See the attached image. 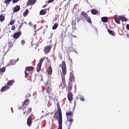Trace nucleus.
Instances as JSON below:
<instances>
[{
  "mask_svg": "<svg viewBox=\"0 0 129 129\" xmlns=\"http://www.w3.org/2000/svg\"><path fill=\"white\" fill-rule=\"evenodd\" d=\"M58 113L55 112L54 117L56 120L58 119V129H62V111L60 106H57Z\"/></svg>",
  "mask_w": 129,
  "mask_h": 129,
  "instance_id": "nucleus-1",
  "label": "nucleus"
},
{
  "mask_svg": "<svg viewBox=\"0 0 129 129\" xmlns=\"http://www.w3.org/2000/svg\"><path fill=\"white\" fill-rule=\"evenodd\" d=\"M60 66L62 69V75H61V80L63 85H66V80H65V76L67 73V68L66 67V63L64 61H62Z\"/></svg>",
  "mask_w": 129,
  "mask_h": 129,
  "instance_id": "nucleus-2",
  "label": "nucleus"
},
{
  "mask_svg": "<svg viewBox=\"0 0 129 129\" xmlns=\"http://www.w3.org/2000/svg\"><path fill=\"white\" fill-rule=\"evenodd\" d=\"M85 19L86 21L88 22V23H89L90 24H92V22L91 21V19H90V17L88 16V14L87 13H85L84 11H83L81 13L80 16L78 17L77 21L80 22L81 20L83 19Z\"/></svg>",
  "mask_w": 129,
  "mask_h": 129,
  "instance_id": "nucleus-3",
  "label": "nucleus"
},
{
  "mask_svg": "<svg viewBox=\"0 0 129 129\" xmlns=\"http://www.w3.org/2000/svg\"><path fill=\"white\" fill-rule=\"evenodd\" d=\"M51 49H52V46H51V44L49 45H47L44 47L43 49V51L45 53V54H49L50 53V51H51Z\"/></svg>",
  "mask_w": 129,
  "mask_h": 129,
  "instance_id": "nucleus-4",
  "label": "nucleus"
},
{
  "mask_svg": "<svg viewBox=\"0 0 129 129\" xmlns=\"http://www.w3.org/2000/svg\"><path fill=\"white\" fill-rule=\"evenodd\" d=\"M43 61H44V59L41 58L40 59L39 63H37L36 70L37 72H40V70H41V68L42 67V63H43Z\"/></svg>",
  "mask_w": 129,
  "mask_h": 129,
  "instance_id": "nucleus-5",
  "label": "nucleus"
},
{
  "mask_svg": "<svg viewBox=\"0 0 129 129\" xmlns=\"http://www.w3.org/2000/svg\"><path fill=\"white\" fill-rule=\"evenodd\" d=\"M50 84H49V83H48V82H46V83L44 85V88L46 89V92H47V93H48V94H49V93H50V91H52V88H50Z\"/></svg>",
  "mask_w": 129,
  "mask_h": 129,
  "instance_id": "nucleus-6",
  "label": "nucleus"
},
{
  "mask_svg": "<svg viewBox=\"0 0 129 129\" xmlns=\"http://www.w3.org/2000/svg\"><path fill=\"white\" fill-rule=\"evenodd\" d=\"M29 100H30L29 99L25 100L23 103L22 104V108H24H24H26V107H27L28 105L29 104Z\"/></svg>",
  "mask_w": 129,
  "mask_h": 129,
  "instance_id": "nucleus-7",
  "label": "nucleus"
},
{
  "mask_svg": "<svg viewBox=\"0 0 129 129\" xmlns=\"http://www.w3.org/2000/svg\"><path fill=\"white\" fill-rule=\"evenodd\" d=\"M21 35H22V31H19L18 32L15 33L13 34V38L14 39H18Z\"/></svg>",
  "mask_w": 129,
  "mask_h": 129,
  "instance_id": "nucleus-8",
  "label": "nucleus"
},
{
  "mask_svg": "<svg viewBox=\"0 0 129 129\" xmlns=\"http://www.w3.org/2000/svg\"><path fill=\"white\" fill-rule=\"evenodd\" d=\"M46 72L48 75H52V73H53V69H52V67H51V66L48 67Z\"/></svg>",
  "mask_w": 129,
  "mask_h": 129,
  "instance_id": "nucleus-9",
  "label": "nucleus"
},
{
  "mask_svg": "<svg viewBox=\"0 0 129 129\" xmlns=\"http://www.w3.org/2000/svg\"><path fill=\"white\" fill-rule=\"evenodd\" d=\"M68 98L69 99V101H71V102L73 100V94L71 92H69L68 94Z\"/></svg>",
  "mask_w": 129,
  "mask_h": 129,
  "instance_id": "nucleus-10",
  "label": "nucleus"
},
{
  "mask_svg": "<svg viewBox=\"0 0 129 129\" xmlns=\"http://www.w3.org/2000/svg\"><path fill=\"white\" fill-rule=\"evenodd\" d=\"M8 89H10V87H9L8 85L5 86L1 88V92H4L5 91H7V90Z\"/></svg>",
  "mask_w": 129,
  "mask_h": 129,
  "instance_id": "nucleus-11",
  "label": "nucleus"
},
{
  "mask_svg": "<svg viewBox=\"0 0 129 129\" xmlns=\"http://www.w3.org/2000/svg\"><path fill=\"white\" fill-rule=\"evenodd\" d=\"M27 124L28 125V126H30L32 124V117L29 116L27 121Z\"/></svg>",
  "mask_w": 129,
  "mask_h": 129,
  "instance_id": "nucleus-12",
  "label": "nucleus"
},
{
  "mask_svg": "<svg viewBox=\"0 0 129 129\" xmlns=\"http://www.w3.org/2000/svg\"><path fill=\"white\" fill-rule=\"evenodd\" d=\"M114 19L115 23H116L117 24H120V21H119V17L118 16L117 17V16L114 15Z\"/></svg>",
  "mask_w": 129,
  "mask_h": 129,
  "instance_id": "nucleus-13",
  "label": "nucleus"
},
{
  "mask_svg": "<svg viewBox=\"0 0 129 129\" xmlns=\"http://www.w3.org/2000/svg\"><path fill=\"white\" fill-rule=\"evenodd\" d=\"M14 83H15V80H14L8 81L7 85L10 87V86H12L14 85Z\"/></svg>",
  "mask_w": 129,
  "mask_h": 129,
  "instance_id": "nucleus-14",
  "label": "nucleus"
},
{
  "mask_svg": "<svg viewBox=\"0 0 129 129\" xmlns=\"http://www.w3.org/2000/svg\"><path fill=\"white\" fill-rule=\"evenodd\" d=\"M20 10H21L20 6L17 5L16 7L14 8L13 12L14 13H17V12H19Z\"/></svg>",
  "mask_w": 129,
  "mask_h": 129,
  "instance_id": "nucleus-15",
  "label": "nucleus"
},
{
  "mask_svg": "<svg viewBox=\"0 0 129 129\" xmlns=\"http://www.w3.org/2000/svg\"><path fill=\"white\" fill-rule=\"evenodd\" d=\"M66 116L67 117L70 116V117H73V113L71 111H68L66 112Z\"/></svg>",
  "mask_w": 129,
  "mask_h": 129,
  "instance_id": "nucleus-16",
  "label": "nucleus"
},
{
  "mask_svg": "<svg viewBox=\"0 0 129 129\" xmlns=\"http://www.w3.org/2000/svg\"><path fill=\"white\" fill-rule=\"evenodd\" d=\"M35 3H36V0H29L27 3V6H31L32 5H34Z\"/></svg>",
  "mask_w": 129,
  "mask_h": 129,
  "instance_id": "nucleus-17",
  "label": "nucleus"
},
{
  "mask_svg": "<svg viewBox=\"0 0 129 129\" xmlns=\"http://www.w3.org/2000/svg\"><path fill=\"white\" fill-rule=\"evenodd\" d=\"M47 13V9H43L40 11V15L41 16H43L44 15H46V13Z\"/></svg>",
  "mask_w": 129,
  "mask_h": 129,
  "instance_id": "nucleus-18",
  "label": "nucleus"
},
{
  "mask_svg": "<svg viewBox=\"0 0 129 129\" xmlns=\"http://www.w3.org/2000/svg\"><path fill=\"white\" fill-rule=\"evenodd\" d=\"M101 21L103 23H107V22H108V18L106 17H102Z\"/></svg>",
  "mask_w": 129,
  "mask_h": 129,
  "instance_id": "nucleus-19",
  "label": "nucleus"
},
{
  "mask_svg": "<svg viewBox=\"0 0 129 129\" xmlns=\"http://www.w3.org/2000/svg\"><path fill=\"white\" fill-rule=\"evenodd\" d=\"M34 70V67H27L25 68L26 71H33Z\"/></svg>",
  "mask_w": 129,
  "mask_h": 129,
  "instance_id": "nucleus-20",
  "label": "nucleus"
},
{
  "mask_svg": "<svg viewBox=\"0 0 129 129\" xmlns=\"http://www.w3.org/2000/svg\"><path fill=\"white\" fill-rule=\"evenodd\" d=\"M108 32L109 34L111 35V36H113V37H115V32L112 31V30L108 29Z\"/></svg>",
  "mask_w": 129,
  "mask_h": 129,
  "instance_id": "nucleus-21",
  "label": "nucleus"
},
{
  "mask_svg": "<svg viewBox=\"0 0 129 129\" xmlns=\"http://www.w3.org/2000/svg\"><path fill=\"white\" fill-rule=\"evenodd\" d=\"M69 81H70V82H73L75 81L74 76H73V75H70Z\"/></svg>",
  "mask_w": 129,
  "mask_h": 129,
  "instance_id": "nucleus-22",
  "label": "nucleus"
},
{
  "mask_svg": "<svg viewBox=\"0 0 129 129\" xmlns=\"http://www.w3.org/2000/svg\"><path fill=\"white\" fill-rule=\"evenodd\" d=\"M120 21L122 22H126V19L123 16H118Z\"/></svg>",
  "mask_w": 129,
  "mask_h": 129,
  "instance_id": "nucleus-23",
  "label": "nucleus"
},
{
  "mask_svg": "<svg viewBox=\"0 0 129 129\" xmlns=\"http://www.w3.org/2000/svg\"><path fill=\"white\" fill-rule=\"evenodd\" d=\"M29 13H30V12H29V10L26 9L25 11L23 13V17H27V16L29 15Z\"/></svg>",
  "mask_w": 129,
  "mask_h": 129,
  "instance_id": "nucleus-24",
  "label": "nucleus"
},
{
  "mask_svg": "<svg viewBox=\"0 0 129 129\" xmlns=\"http://www.w3.org/2000/svg\"><path fill=\"white\" fill-rule=\"evenodd\" d=\"M14 46V43H13V41H9L8 42V47L10 49V48H12Z\"/></svg>",
  "mask_w": 129,
  "mask_h": 129,
  "instance_id": "nucleus-25",
  "label": "nucleus"
},
{
  "mask_svg": "<svg viewBox=\"0 0 129 129\" xmlns=\"http://www.w3.org/2000/svg\"><path fill=\"white\" fill-rule=\"evenodd\" d=\"M12 1L13 2V0H5V1H4V3L6 5V6H9Z\"/></svg>",
  "mask_w": 129,
  "mask_h": 129,
  "instance_id": "nucleus-26",
  "label": "nucleus"
},
{
  "mask_svg": "<svg viewBox=\"0 0 129 129\" xmlns=\"http://www.w3.org/2000/svg\"><path fill=\"white\" fill-rule=\"evenodd\" d=\"M32 109L31 107L29 108L28 109V111H26L27 115H29V114H30V113H31V112H32Z\"/></svg>",
  "mask_w": 129,
  "mask_h": 129,
  "instance_id": "nucleus-27",
  "label": "nucleus"
},
{
  "mask_svg": "<svg viewBox=\"0 0 129 129\" xmlns=\"http://www.w3.org/2000/svg\"><path fill=\"white\" fill-rule=\"evenodd\" d=\"M73 117H71V119H70L69 120V121L70 122V124H69V126L70 127L71 126V124H72V122H73V121H74V120L73 119Z\"/></svg>",
  "mask_w": 129,
  "mask_h": 129,
  "instance_id": "nucleus-28",
  "label": "nucleus"
},
{
  "mask_svg": "<svg viewBox=\"0 0 129 129\" xmlns=\"http://www.w3.org/2000/svg\"><path fill=\"white\" fill-rule=\"evenodd\" d=\"M68 93L71 92V90H72V85H69L68 88Z\"/></svg>",
  "mask_w": 129,
  "mask_h": 129,
  "instance_id": "nucleus-29",
  "label": "nucleus"
},
{
  "mask_svg": "<svg viewBox=\"0 0 129 129\" xmlns=\"http://www.w3.org/2000/svg\"><path fill=\"white\" fill-rule=\"evenodd\" d=\"M92 15H96L97 14V11L95 9H92L91 11Z\"/></svg>",
  "mask_w": 129,
  "mask_h": 129,
  "instance_id": "nucleus-30",
  "label": "nucleus"
},
{
  "mask_svg": "<svg viewBox=\"0 0 129 129\" xmlns=\"http://www.w3.org/2000/svg\"><path fill=\"white\" fill-rule=\"evenodd\" d=\"M0 21L1 22H4V21H5V16L3 15H0Z\"/></svg>",
  "mask_w": 129,
  "mask_h": 129,
  "instance_id": "nucleus-31",
  "label": "nucleus"
},
{
  "mask_svg": "<svg viewBox=\"0 0 129 129\" xmlns=\"http://www.w3.org/2000/svg\"><path fill=\"white\" fill-rule=\"evenodd\" d=\"M57 28H58V24L57 23H55L52 27V30H56Z\"/></svg>",
  "mask_w": 129,
  "mask_h": 129,
  "instance_id": "nucleus-32",
  "label": "nucleus"
},
{
  "mask_svg": "<svg viewBox=\"0 0 129 129\" xmlns=\"http://www.w3.org/2000/svg\"><path fill=\"white\" fill-rule=\"evenodd\" d=\"M24 73H25V78H28V77H29V73H27V71H24Z\"/></svg>",
  "mask_w": 129,
  "mask_h": 129,
  "instance_id": "nucleus-33",
  "label": "nucleus"
},
{
  "mask_svg": "<svg viewBox=\"0 0 129 129\" xmlns=\"http://www.w3.org/2000/svg\"><path fill=\"white\" fill-rule=\"evenodd\" d=\"M5 71H6V68L5 67H3L2 69H1L0 72H2L3 73H4V72H5Z\"/></svg>",
  "mask_w": 129,
  "mask_h": 129,
  "instance_id": "nucleus-34",
  "label": "nucleus"
},
{
  "mask_svg": "<svg viewBox=\"0 0 129 129\" xmlns=\"http://www.w3.org/2000/svg\"><path fill=\"white\" fill-rule=\"evenodd\" d=\"M15 20H11V21H10V24L11 25H14V24H15Z\"/></svg>",
  "mask_w": 129,
  "mask_h": 129,
  "instance_id": "nucleus-35",
  "label": "nucleus"
},
{
  "mask_svg": "<svg viewBox=\"0 0 129 129\" xmlns=\"http://www.w3.org/2000/svg\"><path fill=\"white\" fill-rule=\"evenodd\" d=\"M20 0H13L12 3L13 4H17Z\"/></svg>",
  "mask_w": 129,
  "mask_h": 129,
  "instance_id": "nucleus-36",
  "label": "nucleus"
},
{
  "mask_svg": "<svg viewBox=\"0 0 129 129\" xmlns=\"http://www.w3.org/2000/svg\"><path fill=\"white\" fill-rule=\"evenodd\" d=\"M21 44H22V45H25V44H26V41H25V40H22L21 41Z\"/></svg>",
  "mask_w": 129,
  "mask_h": 129,
  "instance_id": "nucleus-37",
  "label": "nucleus"
},
{
  "mask_svg": "<svg viewBox=\"0 0 129 129\" xmlns=\"http://www.w3.org/2000/svg\"><path fill=\"white\" fill-rule=\"evenodd\" d=\"M80 99H81V101H84L85 100L84 97L81 96Z\"/></svg>",
  "mask_w": 129,
  "mask_h": 129,
  "instance_id": "nucleus-38",
  "label": "nucleus"
},
{
  "mask_svg": "<svg viewBox=\"0 0 129 129\" xmlns=\"http://www.w3.org/2000/svg\"><path fill=\"white\" fill-rule=\"evenodd\" d=\"M12 31L16 30V26L13 25L12 27Z\"/></svg>",
  "mask_w": 129,
  "mask_h": 129,
  "instance_id": "nucleus-39",
  "label": "nucleus"
},
{
  "mask_svg": "<svg viewBox=\"0 0 129 129\" xmlns=\"http://www.w3.org/2000/svg\"><path fill=\"white\" fill-rule=\"evenodd\" d=\"M52 2H54V0H48L47 1V4H51V3H52Z\"/></svg>",
  "mask_w": 129,
  "mask_h": 129,
  "instance_id": "nucleus-40",
  "label": "nucleus"
},
{
  "mask_svg": "<svg viewBox=\"0 0 129 129\" xmlns=\"http://www.w3.org/2000/svg\"><path fill=\"white\" fill-rule=\"evenodd\" d=\"M70 36L72 37V38H76V35H74L73 34H71L70 35Z\"/></svg>",
  "mask_w": 129,
  "mask_h": 129,
  "instance_id": "nucleus-41",
  "label": "nucleus"
},
{
  "mask_svg": "<svg viewBox=\"0 0 129 129\" xmlns=\"http://www.w3.org/2000/svg\"><path fill=\"white\" fill-rule=\"evenodd\" d=\"M126 28L127 30H128V31H129V24L126 25Z\"/></svg>",
  "mask_w": 129,
  "mask_h": 129,
  "instance_id": "nucleus-42",
  "label": "nucleus"
},
{
  "mask_svg": "<svg viewBox=\"0 0 129 129\" xmlns=\"http://www.w3.org/2000/svg\"><path fill=\"white\" fill-rule=\"evenodd\" d=\"M77 102V100H76V101H75V102H74V107H75V106H76V103Z\"/></svg>",
  "mask_w": 129,
  "mask_h": 129,
  "instance_id": "nucleus-43",
  "label": "nucleus"
},
{
  "mask_svg": "<svg viewBox=\"0 0 129 129\" xmlns=\"http://www.w3.org/2000/svg\"><path fill=\"white\" fill-rule=\"evenodd\" d=\"M29 26H33V24L32 23V22H29Z\"/></svg>",
  "mask_w": 129,
  "mask_h": 129,
  "instance_id": "nucleus-44",
  "label": "nucleus"
},
{
  "mask_svg": "<svg viewBox=\"0 0 129 129\" xmlns=\"http://www.w3.org/2000/svg\"><path fill=\"white\" fill-rule=\"evenodd\" d=\"M23 114H25L26 113V110H25L24 109H23Z\"/></svg>",
  "mask_w": 129,
  "mask_h": 129,
  "instance_id": "nucleus-45",
  "label": "nucleus"
},
{
  "mask_svg": "<svg viewBox=\"0 0 129 129\" xmlns=\"http://www.w3.org/2000/svg\"><path fill=\"white\" fill-rule=\"evenodd\" d=\"M46 7H47V5H44L43 6V8H46Z\"/></svg>",
  "mask_w": 129,
  "mask_h": 129,
  "instance_id": "nucleus-46",
  "label": "nucleus"
},
{
  "mask_svg": "<svg viewBox=\"0 0 129 129\" xmlns=\"http://www.w3.org/2000/svg\"><path fill=\"white\" fill-rule=\"evenodd\" d=\"M126 37H127V38H129V34H126Z\"/></svg>",
  "mask_w": 129,
  "mask_h": 129,
  "instance_id": "nucleus-47",
  "label": "nucleus"
},
{
  "mask_svg": "<svg viewBox=\"0 0 129 129\" xmlns=\"http://www.w3.org/2000/svg\"><path fill=\"white\" fill-rule=\"evenodd\" d=\"M19 109H22V108H20V107H19Z\"/></svg>",
  "mask_w": 129,
  "mask_h": 129,
  "instance_id": "nucleus-48",
  "label": "nucleus"
},
{
  "mask_svg": "<svg viewBox=\"0 0 129 129\" xmlns=\"http://www.w3.org/2000/svg\"><path fill=\"white\" fill-rule=\"evenodd\" d=\"M1 69H1V67H0V71H1Z\"/></svg>",
  "mask_w": 129,
  "mask_h": 129,
  "instance_id": "nucleus-49",
  "label": "nucleus"
},
{
  "mask_svg": "<svg viewBox=\"0 0 129 129\" xmlns=\"http://www.w3.org/2000/svg\"><path fill=\"white\" fill-rule=\"evenodd\" d=\"M61 59H62V57L61 58Z\"/></svg>",
  "mask_w": 129,
  "mask_h": 129,
  "instance_id": "nucleus-50",
  "label": "nucleus"
}]
</instances>
